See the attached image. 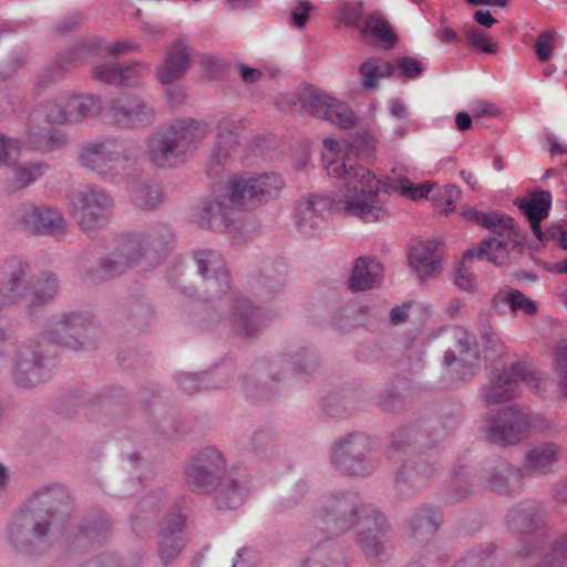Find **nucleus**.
I'll return each instance as SVG.
<instances>
[{
  "label": "nucleus",
  "instance_id": "nucleus-1",
  "mask_svg": "<svg viewBox=\"0 0 567 567\" xmlns=\"http://www.w3.org/2000/svg\"><path fill=\"white\" fill-rule=\"evenodd\" d=\"M97 326L90 313H63L50 319L40 339L29 340L14 349L10 360L14 378L23 388H34L52 377V358L49 343L79 351L94 344Z\"/></svg>",
  "mask_w": 567,
  "mask_h": 567
},
{
  "label": "nucleus",
  "instance_id": "nucleus-2",
  "mask_svg": "<svg viewBox=\"0 0 567 567\" xmlns=\"http://www.w3.org/2000/svg\"><path fill=\"white\" fill-rule=\"evenodd\" d=\"M282 188L284 179L275 173L233 174L223 193L198 207L196 221L205 228L237 231L238 213L276 199Z\"/></svg>",
  "mask_w": 567,
  "mask_h": 567
},
{
  "label": "nucleus",
  "instance_id": "nucleus-3",
  "mask_svg": "<svg viewBox=\"0 0 567 567\" xmlns=\"http://www.w3.org/2000/svg\"><path fill=\"white\" fill-rule=\"evenodd\" d=\"M73 497L66 486L52 483L40 486L28 499L21 524L9 527V539L27 555H39L49 547V537L72 514Z\"/></svg>",
  "mask_w": 567,
  "mask_h": 567
},
{
  "label": "nucleus",
  "instance_id": "nucleus-4",
  "mask_svg": "<svg viewBox=\"0 0 567 567\" xmlns=\"http://www.w3.org/2000/svg\"><path fill=\"white\" fill-rule=\"evenodd\" d=\"M327 174L342 178L344 185L332 196L336 212L357 217L365 223L383 220L388 209L380 198V181L364 166L357 165L349 154L323 156Z\"/></svg>",
  "mask_w": 567,
  "mask_h": 567
},
{
  "label": "nucleus",
  "instance_id": "nucleus-5",
  "mask_svg": "<svg viewBox=\"0 0 567 567\" xmlns=\"http://www.w3.org/2000/svg\"><path fill=\"white\" fill-rule=\"evenodd\" d=\"M207 135L206 123L193 118L177 120L148 135L147 158L157 167H173L184 162Z\"/></svg>",
  "mask_w": 567,
  "mask_h": 567
},
{
  "label": "nucleus",
  "instance_id": "nucleus-6",
  "mask_svg": "<svg viewBox=\"0 0 567 567\" xmlns=\"http://www.w3.org/2000/svg\"><path fill=\"white\" fill-rule=\"evenodd\" d=\"M378 508L364 502L361 495L353 491H340L324 495L309 518L312 540L316 530L322 533H343L354 526L365 524L369 516Z\"/></svg>",
  "mask_w": 567,
  "mask_h": 567
},
{
  "label": "nucleus",
  "instance_id": "nucleus-7",
  "mask_svg": "<svg viewBox=\"0 0 567 567\" xmlns=\"http://www.w3.org/2000/svg\"><path fill=\"white\" fill-rule=\"evenodd\" d=\"M317 355L310 347L289 348L256 360L240 379L247 396L259 394L270 381L280 380L291 369L296 373H311L317 367Z\"/></svg>",
  "mask_w": 567,
  "mask_h": 567
},
{
  "label": "nucleus",
  "instance_id": "nucleus-8",
  "mask_svg": "<svg viewBox=\"0 0 567 567\" xmlns=\"http://www.w3.org/2000/svg\"><path fill=\"white\" fill-rule=\"evenodd\" d=\"M171 239L172 230L167 224H156L143 233L130 236L115 251L100 261L97 278L106 279L125 272L147 252L159 255Z\"/></svg>",
  "mask_w": 567,
  "mask_h": 567
},
{
  "label": "nucleus",
  "instance_id": "nucleus-9",
  "mask_svg": "<svg viewBox=\"0 0 567 567\" xmlns=\"http://www.w3.org/2000/svg\"><path fill=\"white\" fill-rule=\"evenodd\" d=\"M463 216L476 225H480L492 233V237L483 240L476 248L464 252L463 259L468 260L474 257L477 259L486 258L496 266H506L508 262V246L517 244L518 231L512 217L497 214L484 213L475 208H467Z\"/></svg>",
  "mask_w": 567,
  "mask_h": 567
},
{
  "label": "nucleus",
  "instance_id": "nucleus-10",
  "mask_svg": "<svg viewBox=\"0 0 567 567\" xmlns=\"http://www.w3.org/2000/svg\"><path fill=\"white\" fill-rule=\"evenodd\" d=\"M297 103L303 113L324 118L341 128H350L355 124L357 117L349 105L315 86L299 87L295 94L281 95L278 101L282 111L296 106Z\"/></svg>",
  "mask_w": 567,
  "mask_h": 567
},
{
  "label": "nucleus",
  "instance_id": "nucleus-11",
  "mask_svg": "<svg viewBox=\"0 0 567 567\" xmlns=\"http://www.w3.org/2000/svg\"><path fill=\"white\" fill-rule=\"evenodd\" d=\"M522 384L532 386L538 395H545L553 380L537 374L529 365L517 362L508 370L493 372L481 395L486 404H498L516 396Z\"/></svg>",
  "mask_w": 567,
  "mask_h": 567
},
{
  "label": "nucleus",
  "instance_id": "nucleus-12",
  "mask_svg": "<svg viewBox=\"0 0 567 567\" xmlns=\"http://www.w3.org/2000/svg\"><path fill=\"white\" fill-rule=\"evenodd\" d=\"M136 156V146L121 137H105L103 140L85 142L79 152L80 164L96 173L104 181H114L120 172L115 165L118 161H133Z\"/></svg>",
  "mask_w": 567,
  "mask_h": 567
},
{
  "label": "nucleus",
  "instance_id": "nucleus-13",
  "mask_svg": "<svg viewBox=\"0 0 567 567\" xmlns=\"http://www.w3.org/2000/svg\"><path fill=\"white\" fill-rule=\"evenodd\" d=\"M373 440L362 433L341 435L330 446L329 456L333 466L349 476L367 477L377 468L372 457Z\"/></svg>",
  "mask_w": 567,
  "mask_h": 567
},
{
  "label": "nucleus",
  "instance_id": "nucleus-14",
  "mask_svg": "<svg viewBox=\"0 0 567 567\" xmlns=\"http://www.w3.org/2000/svg\"><path fill=\"white\" fill-rule=\"evenodd\" d=\"M114 208L113 197L103 188L87 186L79 190L71 204V215L84 233L105 227Z\"/></svg>",
  "mask_w": 567,
  "mask_h": 567
},
{
  "label": "nucleus",
  "instance_id": "nucleus-15",
  "mask_svg": "<svg viewBox=\"0 0 567 567\" xmlns=\"http://www.w3.org/2000/svg\"><path fill=\"white\" fill-rule=\"evenodd\" d=\"M530 427L529 414L515 405L488 414L482 426L486 441L501 446L518 444Z\"/></svg>",
  "mask_w": 567,
  "mask_h": 567
},
{
  "label": "nucleus",
  "instance_id": "nucleus-16",
  "mask_svg": "<svg viewBox=\"0 0 567 567\" xmlns=\"http://www.w3.org/2000/svg\"><path fill=\"white\" fill-rule=\"evenodd\" d=\"M229 470L223 452L215 446H206L188 464L187 481L199 493H209Z\"/></svg>",
  "mask_w": 567,
  "mask_h": 567
},
{
  "label": "nucleus",
  "instance_id": "nucleus-17",
  "mask_svg": "<svg viewBox=\"0 0 567 567\" xmlns=\"http://www.w3.org/2000/svg\"><path fill=\"white\" fill-rule=\"evenodd\" d=\"M12 224L37 235L61 239L65 236L66 221L60 210L50 206H22L9 215Z\"/></svg>",
  "mask_w": 567,
  "mask_h": 567
},
{
  "label": "nucleus",
  "instance_id": "nucleus-18",
  "mask_svg": "<svg viewBox=\"0 0 567 567\" xmlns=\"http://www.w3.org/2000/svg\"><path fill=\"white\" fill-rule=\"evenodd\" d=\"M451 332L455 344L445 351L443 365L456 382L471 381L477 372L475 337L461 327L453 328Z\"/></svg>",
  "mask_w": 567,
  "mask_h": 567
},
{
  "label": "nucleus",
  "instance_id": "nucleus-19",
  "mask_svg": "<svg viewBox=\"0 0 567 567\" xmlns=\"http://www.w3.org/2000/svg\"><path fill=\"white\" fill-rule=\"evenodd\" d=\"M355 534V543L370 564L381 563L391 555V528L386 517L374 511L365 524H360Z\"/></svg>",
  "mask_w": 567,
  "mask_h": 567
},
{
  "label": "nucleus",
  "instance_id": "nucleus-20",
  "mask_svg": "<svg viewBox=\"0 0 567 567\" xmlns=\"http://www.w3.org/2000/svg\"><path fill=\"white\" fill-rule=\"evenodd\" d=\"M106 116L117 127L145 128L156 118L154 107L137 95H122L110 102Z\"/></svg>",
  "mask_w": 567,
  "mask_h": 567
},
{
  "label": "nucleus",
  "instance_id": "nucleus-21",
  "mask_svg": "<svg viewBox=\"0 0 567 567\" xmlns=\"http://www.w3.org/2000/svg\"><path fill=\"white\" fill-rule=\"evenodd\" d=\"M224 321L244 338H255L266 327L268 318L264 309L245 296L236 295L227 300Z\"/></svg>",
  "mask_w": 567,
  "mask_h": 567
},
{
  "label": "nucleus",
  "instance_id": "nucleus-22",
  "mask_svg": "<svg viewBox=\"0 0 567 567\" xmlns=\"http://www.w3.org/2000/svg\"><path fill=\"white\" fill-rule=\"evenodd\" d=\"M187 543L186 538V518L181 511L174 509L163 518L156 550L161 561L169 565L182 554Z\"/></svg>",
  "mask_w": 567,
  "mask_h": 567
},
{
  "label": "nucleus",
  "instance_id": "nucleus-23",
  "mask_svg": "<svg viewBox=\"0 0 567 567\" xmlns=\"http://www.w3.org/2000/svg\"><path fill=\"white\" fill-rule=\"evenodd\" d=\"M219 511H233L240 507L249 494V484L245 473L231 467L227 476L215 484L207 493Z\"/></svg>",
  "mask_w": 567,
  "mask_h": 567
},
{
  "label": "nucleus",
  "instance_id": "nucleus-24",
  "mask_svg": "<svg viewBox=\"0 0 567 567\" xmlns=\"http://www.w3.org/2000/svg\"><path fill=\"white\" fill-rule=\"evenodd\" d=\"M30 288L29 265L17 256L8 257L2 265V306L20 301Z\"/></svg>",
  "mask_w": 567,
  "mask_h": 567
},
{
  "label": "nucleus",
  "instance_id": "nucleus-25",
  "mask_svg": "<svg viewBox=\"0 0 567 567\" xmlns=\"http://www.w3.org/2000/svg\"><path fill=\"white\" fill-rule=\"evenodd\" d=\"M198 275L207 288L215 293H226L230 288V279L221 255L213 249H199L194 252Z\"/></svg>",
  "mask_w": 567,
  "mask_h": 567
},
{
  "label": "nucleus",
  "instance_id": "nucleus-26",
  "mask_svg": "<svg viewBox=\"0 0 567 567\" xmlns=\"http://www.w3.org/2000/svg\"><path fill=\"white\" fill-rule=\"evenodd\" d=\"M441 244L437 240L417 241L410 247L409 267L417 279L427 280L437 277L442 271Z\"/></svg>",
  "mask_w": 567,
  "mask_h": 567
},
{
  "label": "nucleus",
  "instance_id": "nucleus-27",
  "mask_svg": "<svg viewBox=\"0 0 567 567\" xmlns=\"http://www.w3.org/2000/svg\"><path fill=\"white\" fill-rule=\"evenodd\" d=\"M327 209H332V196H309L300 200L296 208L295 221L298 230L306 236H313L321 229Z\"/></svg>",
  "mask_w": 567,
  "mask_h": 567
},
{
  "label": "nucleus",
  "instance_id": "nucleus-28",
  "mask_svg": "<svg viewBox=\"0 0 567 567\" xmlns=\"http://www.w3.org/2000/svg\"><path fill=\"white\" fill-rule=\"evenodd\" d=\"M545 507L534 501L519 503L507 514V527L515 534L530 535L540 532L545 526Z\"/></svg>",
  "mask_w": 567,
  "mask_h": 567
},
{
  "label": "nucleus",
  "instance_id": "nucleus-29",
  "mask_svg": "<svg viewBox=\"0 0 567 567\" xmlns=\"http://www.w3.org/2000/svg\"><path fill=\"white\" fill-rule=\"evenodd\" d=\"M524 471L507 461H498L484 474V484L489 489L512 496L518 493L524 485Z\"/></svg>",
  "mask_w": 567,
  "mask_h": 567
},
{
  "label": "nucleus",
  "instance_id": "nucleus-30",
  "mask_svg": "<svg viewBox=\"0 0 567 567\" xmlns=\"http://www.w3.org/2000/svg\"><path fill=\"white\" fill-rule=\"evenodd\" d=\"M435 472L436 467L427 461L405 462L395 474V488L402 496L410 497L422 488Z\"/></svg>",
  "mask_w": 567,
  "mask_h": 567
},
{
  "label": "nucleus",
  "instance_id": "nucleus-31",
  "mask_svg": "<svg viewBox=\"0 0 567 567\" xmlns=\"http://www.w3.org/2000/svg\"><path fill=\"white\" fill-rule=\"evenodd\" d=\"M49 169L50 165L42 161L9 164L4 172L6 189L11 194L25 189L42 178Z\"/></svg>",
  "mask_w": 567,
  "mask_h": 567
},
{
  "label": "nucleus",
  "instance_id": "nucleus-32",
  "mask_svg": "<svg viewBox=\"0 0 567 567\" xmlns=\"http://www.w3.org/2000/svg\"><path fill=\"white\" fill-rule=\"evenodd\" d=\"M514 203L529 221L533 234L544 241L546 233L542 230L540 221L549 215L551 194L548 190H537L530 197L516 198Z\"/></svg>",
  "mask_w": 567,
  "mask_h": 567
},
{
  "label": "nucleus",
  "instance_id": "nucleus-33",
  "mask_svg": "<svg viewBox=\"0 0 567 567\" xmlns=\"http://www.w3.org/2000/svg\"><path fill=\"white\" fill-rule=\"evenodd\" d=\"M560 449L555 443L538 444L526 452L524 476H545L554 472Z\"/></svg>",
  "mask_w": 567,
  "mask_h": 567
},
{
  "label": "nucleus",
  "instance_id": "nucleus-34",
  "mask_svg": "<svg viewBox=\"0 0 567 567\" xmlns=\"http://www.w3.org/2000/svg\"><path fill=\"white\" fill-rule=\"evenodd\" d=\"M442 523L441 511L431 505H422L406 520L409 536L416 542L431 539Z\"/></svg>",
  "mask_w": 567,
  "mask_h": 567
},
{
  "label": "nucleus",
  "instance_id": "nucleus-35",
  "mask_svg": "<svg viewBox=\"0 0 567 567\" xmlns=\"http://www.w3.org/2000/svg\"><path fill=\"white\" fill-rule=\"evenodd\" d=\"M190 65V52L183 41H176L168 50L164 63L156 72L162 84H171L183 78Z\"/></svg>",
  "mask_w": 567,
  "mask_h": 567
},
{
  "label": "nucleus",
  "instance_id": "nucleus-36",
  "mask_svg": "<svg viewBox=\"0 0 567 567\" xmlns=\"http://www.w3.org/2000/svg\"><path fill=\"white\" fill-rule=\"evenodd\" d=\"M299 567H348V563L332 539L324 536L316 542Z\"/></svg>",
  "mask_w": 567,
  "mask_h": 567
},
{
  "label": "nucleus",
  "instance_id": "nucleus-37",
  "mask_svg": "<svg viewBox=\"0 0 567 567\" xmlns=\"http://www.w3.org/2000/svg\"><path fill=\"white\" fill-rule=\"evenodd\" d=\"M238 146V136L233 131L219 125V132L215 140L214 151L207 171L210 177L219 175L228 161L237 153Z\"/></svg>",
  "mask_w": 567,
  "mask_h": 567
},
{
  "label": "nucleus",
  "instance_id": "nucleus-38",
  "mask_svg": "<svg viewBox=\"0 0 567 567\" xmlns=\"http://www.w3.org/2000/svg\"><path fill=\"white\" fill-rule=\"evenodd\" d=\"M382 266L374 258L360 257L357 259L349 279L352 291H365L381 282Z\"/></svg>",
  "mask_w": 567,
  "mask_h": 567
},
{
  "label": "nucleus",
  "instance_id": "nucleus-39",
  "mask_svg": "<svg viewBox=\"0 0 567 567\" xmlns=\"http://www.w3.org/2000/svg\"><path fill=\"white\" fill-rule=\"evenodd\" d=\"M252 446L260 461L272 471L286 467L284 453L272 432L264 430L256 432L252 436Z\"/></svg>",
  "mask_w": 567,
  "mask_h": 567
},
{
  "label": "nucleus",
  "instance_id": "nucleus-40",
  "mask_svg": "<svg viewBox=\"0 0 567 567\" xmlns=\"http://www.w3.org/2000/svg\"><path fill=\"white\" fill-rule=\"evenodd\" d=\"M142 65L140 63L127 68H120L113 62L97 64L93 68V76L102 82L111 84L133 85V76L138 75Z\"/></svg>",
  "mask_w": 567,
  "mask_h": 567
},
{
  "label": "nucleus",
  "instance_id": "nucleus-41",
  "mask_svg": "<svg viewBox=\"0 0 567 567\" xmlns=\"http://www.w3.org/2000/svg\"><path fill=\"white\" fill-rule=\"evenodd\" d=\"M59 292L58 277L52 272H42L33 285L30 293L28 309L31 312L38 307L45 306L54 300Z\"/></svg>",
  "mask_w": 567,
  "mask_h": 567
},
{
  "label": "nucleus",
  "instance_id": "nucleus-42",
  "mask_svg": "<svg viewBox=\"0 0 567 567\" xmlns=\"http://www.w3.org/2000/svg\"><path fill=\"white\" fill-rule=\"evenodd\" d=\"M359 74L362 78V87L371 90L378 86L381 79L394 75L395 65L379 58H370L361 63Z\"/></svg>",
  "mask_w": 567,
  "mask_h": 567
},
{
  "label": "nucleus",
  "instance_id": "nucleus-43",
  "mask_svg": "<svg viewBox=\"0 0 567 567\" xmlns=\"http://www.w3.org/2000/svg\"><path fill=\"white\" fill-rule=\"evenodd\" d=\"M124 313L127 322L137 330L145 329L154 316L152 305L144 296L131 297L124 306Z\"/></svg>",
  "mask_w": 567,
  "mask_h": 567
},
{
  "label": "nucleus",
  "instance_id": "nucleus-44",
  "mask_svg": "<svg viewBox=\"0 0 567 567\" xmlns=\"http://www.w3.org/2000/svg\"><path fill=\"white\" fill-rule=\"evenodd\" d=\"M68 136L58 128H50L45 132L30 130L27 143L35 151L50 153L61 150L68 144Z\"/></svg>",
  "mask_w": 567,
  "mask_h": 567
},
{
  "label": "nucleus",
  "instance_id": "nucleus-45",
  "mask_svg": "<svg viewBox=\"0 0 567 567\" xmlns=\"http://www.w3.org/2000/svg\"><path fill=\"white\" fill-rule=\"evenodd\" d=\"M69 123H76L100 113L102 104L94 95L70 96L66 100Z\"/></svg>",
  "mask_w": 567,
  "mask_h": 567
},
{
  "label": "nucleus",
  "instance_id": "nucleus-46",
  "mask_svg": "<svg viewBox=\"0 0 567 567\" xmlns=\"http://www.w3.org/2000/svg\"><path fill=\"white\" fill-rule=\"evenodd\" d=\"M365 28L372 35L379 39L383 49H392L398 39L392 31L389 22L380 13H373L367 18Z\"/></svg>",
  "mask_w": 567,
  "mask_h": 567
},
{
  "label": "nucleus",
  "instance_id": "nucleus-47",
  "mask_svg": "<svg viewBox=\"0 0 567 567\" xmlns=\"http://www.w3.org/2000/svg\"><path fill=\"white\" fill-rule=\"evenodd\" d=\"M135 204L144 209L158 207L164 200V193L157 184H138L133 190Z\"/></svg>",
  "mask_w": 567,
  "mask_h": 567
},
{
  "label": "nucleus",
  "instance_id": "nucleus-48",
  "mask_svg": "<svg viewBox=\"0 0 567 567\" xmlns=\"http://www.w3.org/2000/svg\"><path fill=\"white\" fill-rule=\"evenodd\" d=\"M225 370H217L215 372H202V373H190V372H181L177 375V382L182 390L186 393L193 395L197 392H200L205 389V384L207 381H212V379L220 374H226Z\"/></svg>",
  "mask_w": 567,
  "mask_h": 567
},
{
  "label": "nucleus",
  "instance_id": "nucleus-49",
  "mask_svg": "<svg viewBox=\"0 0 567 567\" xmlns=\"http://www.w3.org/2000/svg\"><path fill=\"white\" fill-rule=\"evenodd\" d=\"M157 508L152 497L144 498L140 503L138 511L132 516V529L136 535L142 536L151 527Z\"/></svg>",
  "mask_w": 567,
  "mask_h": 567
},
{
  "label": "nucleus",
  "instance_id": "nucleus-50",
  "mask_svg": "<svg viewBox=\"0 0 567 567\" xmlns=\"http://www.w3.org/2000/svg\"><path fill=\"white\" fill-rule=\"evenodd\" d=\"M536 567H567V533L553 544Z\"/></svg>",
  "mask_w": 567,
  "mask_h": 567
},
{
  "label": "nucleus",
  "instance_id": "nucleus-51",
  "mask_svg": "<svg viewBox=\"0 0 567 567\" xmlns=\"http://www.w3.org/2000/svg\"><path fill=\"white\" fill-rule=\"evenodd\" d=\"M453 474L454 481L445 492L446 502L451 504L457 503L467 497L473 487L470 478L463 473V467L455 468Z\"/></svg>",
  "mask_w": 567,
  "mask_h": 567
},
{
  "label": "nucleus",
  "instance_id": "nucleus-52",
  "mask_svg": "<svg viewBox=\"0 0 567 567\" xmlns=\"http://www.w3.org/2000/svg\"><path fill=\"white\" fill-rule=\"evenodd\" d=\"M478 332L486 350L495 354H502L504 352V342L489 323L487 316H480Z\"/></svg>",
  "mask_w": 567,
  "mask_h": 567
},
{
  "label": "nucleus",
  "instance_id": "nucleus-53",
  "mask_svg": "<svg viewBox=\"0 0 567 567\" xmlns=\"http://www.w3.org/2000/svg\"><path fill=\"white\" fill-rule=\"evenodd\" d=\"M554 364L560 386V398H567V340H560L554 351Z\"/></svg>",
  "mask_w": 567,
  "mask_h": 567
},
{
  "label": "nucleus",
  "instance_id": "nucleus-54",
  "mask_svg": "<svg viewBox=\"0 0 567 567\" xmlns=\"http://www.w3.org/2000/svg\"><path fill=\"white\" fill-rule=\"evenodd\" d=\"M437 441H429L424 433L415 432L414 430H399L393 434L391 446L395 450H400L405 445L415 444L419 447H431Z\"/></svg>",
  "mask_w": 567,
  "mask_h": 567
},
{
  "label": "nucleus",
  "instance_id": "nucleus-55",
  "mask_svg": "<svg viewBox=\"0 0 567 567\" xmlns=\"http://www.w3.org/2000/svg\"><path fill=\"white\" fill-rule=\"evenodd\" d=\"M110 520L107 515L99 511L95 514H92L85 518V523L83 525V533L90 537L97 539L100 537H104L110 530Z\"/></svg>",
  "mask_w": 567,
  "mask_h": 567
},
{
  "label": "nucleus",
  "instance_id": "nucleus-56",
  "mask_svg": "<svg viewBox=\"0 0 567 567\" xmlns=\"http://www.w3.org/2000/svg\"><path fill=\"white\" fill-rule=\"evenodd\" d=\"M454 567H495L493 549L487 547L485 549L472 550L457 561Z\"/></svg>",
  "mask_w": 567,
  "mask_h": 567
},
{
  "label": "nucleus",
  "instance_id": "nucleus-57",
  "mask_svg": "<svg viewBox=\"0 0 567 567\" xmlns=\"http://www.w3.org/2000/svg\"><path fill=\"white\" fill-rule=\"evenodd\" d=\"M461 197V189L454 185H447L443 189H440L432 197L434 206L444 214H449L454 210V204Z\"/></svg>",
  "mask_w": 567,
  "mask_h": 567
},
{
  "label": "nucleus",
  "instance_id": "nucleus-58",
  "mask_svg": "<svg viewBox=\"0 0 567 567\" xmlns=\"http://www.w3.org/2000/svg\"><path fill=\"white\" fill-rule=\"evenodd\" d=\"M505 301L508 303L512 311L522 310L526 315H535L537 312V305L532 299L527 298L523 292L516 289H508L505 296Z\"/></svg>",
  "mask_w": 567,
  "mask_h": 567
},
{
  "label": "nucleus",
  "instance_id": "nucleus-59",
  "mask_svg": "<svg viewBox=\"0 0 567 567\" xmlns=\"http://www.w3.org/2000/svg\"><path fill=\"white\" fill-rule=\"evenodd\" d=\"M41 113L49 123L64 124L69 123V115L66 110V101L56 102L49 101L41 106Z\"/></svg>",
  "mask_w": 567,
  "mask_h": 567
},
{
  "label": "nucleus",
  "instance_id": "nucleus-60",
  "mask_svg": "<svg viewBox=\"0 0 567 567\" xmlns=\"http://www.w3.org/2000/svg\"><path fill=\"white\" fill-rule=\"evenodd\" d=\"M467 44L478 49L484 53L494 54L497 51V44L491 40L484 32L477 29H468L465 32Z\"/></svg>",
  "mask_w": 567,
  "mask_h": 567
},
{
  "label": "nucleus",
  "instance_id": "nucleus-61",
  "mask_svg": "<svg viewBox=\"0 0 567 567\" xmlns=\"http://www.w3.org/2000/svg\"><path fill=\"white\" fill-rule=\"evenodd\" d=\"M395 71L399 78L414 79L421 75L424 71V65L417 59L412 56H404L399 59L395 63Z\"/></svg>",
  "mask_w": 567,
  "mask_h": 567
},
{
  "label": "nucleus",
  "instance_id": "nucleus-62",
  "mask_svg": "<svg viewBox=\"0 0 567 567\" xmlns=\"http://www.w3.org/2000/svg\"><path fill=\"white\" fill-rule=\"evenodd\" d=\"M556 33L553 30H545L538 34L535 41V53L542 62L548 61L553 55Z\"/></svg>",
  "mask_w": 567,
  "mask_h": 567
},
{
  "label": "nucleus",
  "instance_id": "nucleus-63",
  "mask_svg": "<svg viewBox=\"0 0 567 567\" xmlns=\"http://www.w3.org/2000/svg\"><path fill=\"white\" fill-rule=\"evenodd\" d=\"M400 185L394 186L395 192L401 195L410 197L414 200L427 197L431 192V184L425 182L422 184L413 185L408 178H401Z\"/></svg>",
  "mask_w": 567,
  "mask_h": 567
},
{
  "label": "nucleus",
  "instance_id": "nucleus-64",
  "mask_svg": "<svg viewBox=\"0 0 567 567\" xmlns=\"http://www.w3.org/2000/svg\"><path fill=\"white\" fill-rule=\"evenodd\" d=\"M21 148L22 144L18 138L2 135V164L9 166V164L18 162Z\"/></svg>",
  "mask_w": 567,
  "mask_h": 567
}]
</instances>
